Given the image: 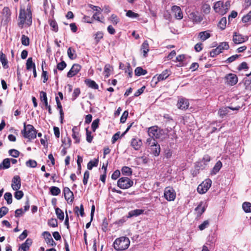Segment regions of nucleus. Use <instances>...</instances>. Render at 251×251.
I'll list each match as a JSON object with an SVG mask.
<instances>
[{
    "instance_id": "nucleus-1",
    "label": "nucleus",
    "mask_w": 251,
    "mask_h": 251,
    "mask_svg": "<svg viewBox=\"0 0 251 251\" xmlns=\"http://www.w3.org/2000/svg\"><path fill=\"white\" fill-rule=\"evenodd\" d=\"M19 20L20 21L18 23V25L21 28H23L24 25L27 26L31 25L32 22V13L29 6L28 5L26 9L20 8Z\"/></svg>"
},
{
    "instance_id": "nucleus-2",
    "label": "nucleus",
    "mask_w": 251,
    "mask_h": 251,
    "mask_svg": "<svg viewBox=\"0 0 251 251\" xmlns=\"http://www.w3.org/2000/svg\"><path fill=\"white\" fill-rule=\"evenodd\" d=\"M130 245V241L127 237H121L116 239L113 243V247L116 250H125Z\"/></svg>"
},
{
    "instance_id": "nucleus-3",
    "label": "nucleus",
    "mask_w": 251,
    "mask_h": 251,
    "mask_svg": "<svg viewBox=\"0 0 251 251\" xmlns=\"http://www.w3.org/2000/svg\"><path fill=\"white\" fill-rule=\"evenodd\" d=\"M24 129L22 130V134L25 138L29 140L34 139L36 137L37 131L34 126L31 125H25V123L24 124Z\"/></svg>"
},
{
    "instance_id": "nucleus-4",
    "label": "nucleus",
    "mask_w": 251,
    "mask_h": 251,
    "mask_svg": "<svg viewBox=\"0 0 251 251\" xmlns=\"http://www.w3.org/2000/svg\"><path fill=\"white\" fill-rule=\"evenodd\" d=\"M133 185V181L127 177H122L117 181L118 186L122 189H126Z\"/></svg>"
},
{
    "instance_id": "nucleus-5",
    "label": "nucleus",
    "mask_w": 251,
    "mask_h": 251,
    "mask_svg": "<svg viewBox=\"0 0 251 251\" xmlns=\"http://www.w3.org/2000/svg\"><path fill=\"white\" fill-rule=\"evenodd\" d=\"M1 23L4 25L7 24L11 20V12L8 7H4L1 13Z\"/></svg>"
},
{
    "instance_id": "nucleus-6",
    "label": "nucleus",
    "mask_w": 251,
    "mask_h": 251,
    "mask_svg": "<svg viewBox=\"0 0 251 251\" xmlns=\"http://www.w3.org/2000/svg\"><path fill=\"white\" fill-rule=\"evenodd\" d=\"M148 134L150 137L153 139H158L160 137L161 130L157 126H152L149 128Z\"/></svg>"
},
{
    "instance_id": "nucleus-7",
    "label": "nucleus",
    "mask_w": 251,
    "mask_h": 251,
    "mask_svg": "<svg viewBox=\"0 0 251 251\" xmlns=\"http://www.w3.org/2000/svg\"><path fill=\"white\" fill-rule=\"evenodd\" d=\"M164 196L167 201H172L176 198V193L173 188L167 187L165 189Z\"/></svg>"
},
{
    "instance_id": "nucleus-8",
    "label": "nucleus",
    "mask_w": 251,
    "mask_h": 251,
    "mask_svg": "<svg viewBox=\"0 0 251 251\" xmlns=\"http://www.w3.org/2000/svg\"><path fill=\"white\" fill-rule=\"evenodd\" d=\"M226 83L230 86L235 85L238 82V77L234 74L230 73L226 75L225 77Z\"/></svg>"
},
{
    "instance_id": "nucleus-9",
    "label": "nucleus",
    "mask_w": 251,
    "mask_h": 251,
    "mask_svg": "<svg viewBox=\"0 0 251 251\" xmlns=\"http://www.w3.org/2000/svg\"><path fill=\"white\" fill-rule=\"evenodd\" d=\"M211 185V180L208 179L205 183L202 182L197 188V191L200 194H204L210 188Z\"/></svg>"
},
{
    "instance_id": "nucleus-10",
    "label": "nucleus",
    "mask_w": 251,
    "mask_h": 251,
    "mask_svg": "<svg viewBox=\"0 0 251 251\" xmlns=\"http://www.w3.org/2000/svg\"><path fill=\"white\" fill-rule=\"evenodd\" d=\"M171 11L176 19L181 20L183 18V12L179 6L177 5L173 6L171 8Z\"/></svg>"
},
{
    "instance_id": "nucleus-11",
    "label": "nucleus",
    "mask_w": 251,
    "mask_h": 251,
    "mask_svg": "<svg viewBox=\"0 0 251 251\" xmlns=\"http://www.w3.org/2000/svg\"><path fill=\"white\" fill-rule=\"evenodd\" d=\"M81 66L78 64H74L71 69L68 72L67 76L68 77H72L75 75L80 70Z\"/></svg>"
},
{
    "instance_id": "nucleus-12",
    "label": "nucleus",
    "mask_w": 251,
    "mask_h": 251,
    "mask_svg": "<svg viewBox=\"0 0 251 251\" xmlns=\"http://www.w3.org/2000/svg\"><path fill=\"white\" fill-rule=\"evenodd\" d=\"M189 18L194 24H200L203 20V16L198 12H191L189 14Z\"/></svg>"
},
{
    "instance_id": "nucleus-13",
    "label": "nucleus",
    "mask_w": 251,
    "mask_h": 251,
    "mask_svg": "<svg viewBox=\"0 0 251 251\" xmlns=\"http://www.w3.org/2000/svg\"><path fill=\"white\" fill-rule=\"evenodd\" d=\"M11 187L14 190H18L21 187V181L19 176H15L12 179Z\"/></svg>"
},
{
    "instance_id": "nucleus-14",
    "label": "nucleus",
    "mask_w": 251,
    "mask_h": 251,
    "mask_svg": "<svg viewBox=\"0 0 251 251\" xmlns=\"http://www.w3.org/2000/svg\"><path fill=\"white\" fill-rule=\"evenodd\" d=\"M63 193L65 200L67 201L72 202L74 200L73 193L70 190L69 188L65 187L63 189Z\"/></svg>"
},
{
    "instance_id": "nucleus-15",
    "label": "nucleus",
    "mask_w": 251,
    "mask_h": 251,
    "mask_svg": "<svg viewBox=\"0 0 251 251\" xmlns=\"http://www.w3.org/2000/svg\"><path fill=\"white\" fill-rule=\"evenodd\" d=\"M240 106L236 107L235 108L232 107H224L219 109L218 113L221 117L223 118L224 116H226L229 112V109L238 110Z\"/></svg>"
},
{
    "instance_id": "nucleus-16",
    "label": "nucleus",
    "mask_w": 251,
    "mask_h": 251,
    "mask_svg": "<svg viewBox=\"0 0 251 251\" xmlns=\"http://www.w3.org/2000/svg\"><path fill=\"white\" fill-rule=\"evenodd\" d=\"M177 105L179 109L182 110L186 109L188 108L189 102L187 99L180 98L177 101Z\"/></svg>"
},
{
    "instance_id": "nucleus-17",
    "label": "nucleus",
    "mask_w": 251,
    "mask_h": 251,
    "mask_svg": "<svg viewBox=\"0 0 251 251\" xmlns=\"http://www.w3.org/2000/svg\"><path fill=\"white\" fill-rule=\"evenodd\" d=\"M43 235L44 236L46 242L47 244L49 245L50 246H55L56 245L55 242L53 240L49 232L44 231L43 233Z\"/></svg>"
},
{
    "instance_id": "nucleus-18",
    "label": "nucleus",
    "mask_w": 251,
    "mask_h": 251,
    "mask_svg": "<svg viewBox=\"0 0 251 251\" xmlns=\"http://www.w3.org/2000/svg\"><path fill=\"white\" fill-rule=\"evenodd\" d=\"M32 244V240L30 238H27L26 241L23 243L19 248V251H28L29 247Z\"/></svg>"
},
{
    "instance_id": "nucleus-19",
    "label": "nucleus",
    "mask_w": 251,
    "mask_h": 251,
    "mask_svg": "<svg viewBox=\"0 0 251 251\" xmlns=\"http://www.w3.org/2000/svg\"><path fill=\"white\" fill-rule=\"evenodd\" d=\"M248 38L247 37H244L243 35L235 32L233 36V41L235 44H239L244 42Z\"/></svg>"
},
{
    "instance_id": "nucleus-20",
    "label": "nucleus",
    "mask_w": 251,
    "mask_h": 251,
    "mask_svg": "<svg viewBox=\"0 0 251 251\" xmlns=\"http://www.w3.org/2000/svg\"><path fill=\"white\" fill-rule=\"evenodd\" d=\"M72 138L75 140V143L78 144L80 142L79 129L77 126H75L72 129Z\"/></svg>"
},
{
    "instance_id": "nucleus-21",
    "label": "nucleus",
    "mask_w": 251,
    "mask_h": 251,
    "mask_svg": "<svg viewBox=\"0 0 251 251\" xmlns=\"http://www.w3.org/2000/svg\"><path fill=\"white\" fill-rule=\"evenodd\" d=\"M205 206L202 201L200 202L197 207L195 208V211L196 212L198 217L201 216L205 210Z\"/></svg>"
},
{
    "instance_id": "nucleus-22",
    "label": "nucleus",
    "mask_w": 251,
    "mask_h": 251,
    "mask_svg": "<svg viewBox=\"0 0 251 251\" xmlns=\"http://www.w3.org/2000/svg\"><path fill=\"white\" fill-rule=\"evenodd\" d=\"M151 151L152 153L155 156L159 155L160 152V145L157 142H154L153 145L151 146Z\"/></svg>"
},
{
    "instance_id": "nucleus-23",
    "label": "nucleus",
    "mask_w": 251,
    "mask_h": 251,
    "mask_svg": "<svg viewBox=\"0 0 251 251\" xmlns=\"http://www.w3.org/2000/svg\"><path fill=\"white\" fill-rule=\"evenodd\" d=\"M0 61L1 63L2 67L4 69L8 68V60L6 56L2 51L0 52Z\"/></svg>"
},
{
    "instance_id": "nucleus-24",
    "label": "nucleus",
    "mask_w": 251,
    "mask_h": 251,
    "mask_svg": "<svg viewBox=\"0 0 251 251\" xmlns=\"http://www.w3.org/2000/svg\"><path fill=\"white\" fill-rule=\"evenodd\" d=\"M144 212V210L136 209L133 210L129 211L128 213L127 218H130L132 217H137L141 214Z\"/></svg>"
},
{
    "instance_id": "nucleus-25",
    "label": "nucleus",
    "mask_w": 251,
    "mask_h": 251,
    "mask_svg": "<svg viewBox=\"0 0 251 251\" xmlns=\"http://www.w3.org/2000/svg\"><path fill=\"white\" fill-rule=\"evenodd\" d=\"M142 144L141 140L133 139L131 142V146L135 150H139Z\"/></svg>"
},
{
    "instance_id": "nucleus-26",
    "label": "nucleus",
    "mask_w": 251,
    "mask_h": 251,
    "mask_svg": "<svg viewBox=\"0 0 251 251\" xmlns=\"http://www.w3.org/2000/svg\"><path fill=\"white\" fill-rule=\"evenodd\" d=\"M170 75V71L166 69L163 71L157 77L158 81H162L166 79Z\"/></svg>"
},
{
    "instance_id": "nucleus-27",
    "label": "nucleus",
    "mask_w": 251,
    "mask_h": 251,
    "mask_svg": "<svg viewBox=\"0 0 251 251\" xmlns=\"http://www.w3.org/2000/svg\"><path fill=\"white\" fill-rule=\"evenodd\" d=\"M222 167V163L221 161H218L216 162L215 166L213 168L211 172V175H216L221 169V168Z\"/></svg>"
},
{
    "instance_id": "nucleus-28",
    "label": "nucleus",
    "mask_w": 251,
    "mask_h": 251,
    "mask_svg": "<svg viewBox=\"0 0 251 251\" xmlns=\"http://www.w3.org/2000/svg\"><path fill=\"white\" fill-rule=\"evenodd\" d=\"M211 34L209 32V31H201L199 33L198 37L202 41H204L209 37H210Z\"/></svg>"
},
{
    "instance_id": "nucleus-29",
    "label": "nucleus",
    "mask_w": 251,
    "mask_h": 251,
    "mask_svg": "<svg viewBox=\"0 0 251 251\" xmlns=\"http://www.w3.org/2000/svg\"><path fill=\"white\" fill-rule=\"evenodd\" d=\"M10 167V159L5 158L4 159L2 162L0 164V170L7 169Z\"/></svg>"
},
{
    "instance_id": "nucleus-30",
    "label": "nucleus",
    "mask_w": 251,
    "mask_h": 251,
    "mask_svg": "<svg viewBox=\"0 0 251 251\" xmlns=\"http://www.w3.org/2000/svg\"><path fill=\"white\" fill-rule=\"evenodd\" d=\"M85 84L89 87L92 89H98L99 86L94 80L90 79H86L85 80Z\"/></svg>"
},
{
    "instance_id": "nucleus-31",
    "label": "nucleus",
    "mask_w": 251,
    "mask_h": 251,
    "mask_svg": "<svg viewBox=\"0 0 251 251\" xmlns=\"http://www.w3.org/2000/svg\"><path fill=\"white\" fill-rule=\"evenodd\" d=\"M141 50L143 52V56L146 57L149 51V45L147 41H145L141 46Z\"/></svg>"
},
{
    "instance_id": "nucleus-32",
    "label": "nucleus",
    "mask_w": 251,
    "mask_h": 251,
    "mask_svg": "<svg viewBox=\"0 0 251 251\" xmlns=\"http://www.w3.org/2000/svg\"><path fill=\"white\" fill-rule=\"evenodd\" d=\"M99 163V158L90 160L87 164V169L89 170L92 169L94 167H97Z\"/></svg>"
},
{
    "instance_id": "nucleus-33",
    "label": "nucleus",
    "mask_w": 251,
    "mask_h": 251,
    "mask_svg": "<svg viewBox=\"0 0 251 251\" xmlns=\"http://www.w3.org/2000/svg\"><path fill=\"white\" fill-rule=\"evenodd\" d=\"M36 67L35 64L33 62L32 58L29 57L26 63V68L27 70H31L32 69H35Z\"/></svg>"
},
{
    "instance_id": "nucleus-34",
    "label": "nucleus",
    "mask_w": 251,
    "mask_h": 251,
    "mask_svg": "<svg viewBox=\"0 0 251 251\" xmlns=\"http://www.w3.org/2000/svg\"><path fill=\"white\" fill-rule=\"evenodd\" d=\"M122 173L123 175L130 176L132 175V170L127 166H124L121 169Z\"/></svg>"
},
{
    "instance_id": "nucleus-35",
    "label": "nucleus",
    "mask_w": 251,
    "mask_h": 251,
    "mask_svg": "<svg viewBox=\"0 0 251 251\" xmlns=\"http://www.w3.org/2000/svg\"><path fill=\"white\" fill-rule=\"evenodd\" d=\"M49 23L52 30L57 32L58 30V27L56 22L54 20L50 19L49 20Z\"/></svg>"
},
{
    "instance_id": "nucleus-36",
    "label": "nucleus",
    "mask_w": 251,
    "mask_h": 251,
    "mask_svg": "<svg viewBox=\"0 0 251 251\" xmlns=\"http://www.w3.org/2000/svg\"><path fill=\"white\" fill-rule=\"evenodd\" d=\"M55 214L59 220L62 221L64 219V213L63 211L58 207L55 208Z\"/></svg>"
},
{
    "instance_id": "nucleus-37",
    "label": "nucleus",
    "mask_w": 251,
    "mask_h": 251,
    "mask_svg": "<svg viewBox=\"0 0 251 251\" xmlns=\"http://www.w3.org/2000/svg\"><path fill=\"white\" fill-rule=\"evenodd\" d=\"M134 73L136 75L140 76L147 74V71L143 69L142 67H138L135 69Z\"/></svg>"
},
{
    "instance_id": "nucleus-38",
    "label": "nucleus",
    "mask_w": 251,
    "mask_h": 251,
    "mask_svg": "<svg viewBox=\"0 0 251 251\" xmlns=\"http://www.w3.org/2000/svg\"><path fill=\"white\" fill-rule=\"evenodd\" d=\"M40 99L41 101L44 102L45 106H48V99L47 97V94L44 91H41L40 92Z\"/></svg>"
},
{
    "instance_id": "nucleus-39",
    "label": "nucleus",
    "mask_w": 251,
    "mask_h": 251,
    "mask_svg": "<svg viewBox=\"0 0 251 251\" xmlns=\"http://www.w3.org/2000/svg\"><path fill=\"white\" fill-rule=\"evenodd\" d=\"M75 52V51L74 49H72L71 47L69 48L67 50V54L70 59L73 60L76 57V55Z\"/></svg>"
},
{
    "instance_id": "nucleus-40",
    "label": "nucleus",
    "mask_w": 251,
    "mask_h": 251,
    "mask_svg": "<svg viewBox=\"0 0 251 251\" xmlns=\"http://www.w3.org/2000/svg\"><path fill=\"white\" fill-rule=\"evenodd\" d=\"M50 193L53 196H57L61 192L60 189L58 187H56V186H51L50 188Z\"/></svg>"
},
{
    "instance_id": "nucleus-41",
    "label": "nucleus",
    "mask_w": 251,
    "mask_h": 251,
    "mask_svg": "<svg viewBox=\"0 0 251 251\" xmlns=\"http://www.w3.org/2000/svg\"><path fill=\"white\" fill-rule=\"evenodd\" d=\"M242 208L245 212H251V203L249 202H244L242 204Z\"/></svg>"
},
{
    "instance_id": "nucleus-42",
    "label": "nucleus",
    "mask_w": 251,
    "mask_h": 251,
    "mask_svg": "<svg viewBox=\"0 0 251 251\" xmlns=\"http://www.w3.org/2000/svg\"><path fill=\"white\" fill-rule=\"evenodd\" d=\"M125 73H127L129 77H131L132 75V69L129 63H126V67L124 68Z\"/></svg>"
},
{
    "instance_id": "nucleus-43",
    "label": "nucleus",
    "mask_w": 251,
    "mask_h": 251,
    "mask_svg": "<svg viewBox=\"0 0 251 251\" xmlns=\"http://www.w3.org/2000/svg\"><path fill=\"white\" fill-rule=\"evenodd\" d=\"M226 19L225 17H223L218 23V26L222 30L226 28Z\"/></svg>"
},
{
    "instance_id": "nucleus-44",
    "label": "nucleus",
    "mask_w": 251,
    "mask_h": 251,
    "mask_svg": "<svg viewBox=\"0 0 251 251\" xmlns=\"http://www.w3.org/2000/svg\"><path fill=\"white\" fill-rule=\"evenodd\" d=\"M224 2L220 0L215 3L213 8L216 12H218L219 10H220L221 7L224 8Z\"/></svg>"
},
{
    "instance_id": "nucleus-45",
    "label": "nucleus",
    "mask_w": 251,
    "mask_h": 251,
    "mask_svg": "<svg viewBox=\"0 0 251 251\" xmlns=\"http://www.w3.org/2000/svg\"><path fill=\"white\" fill-rule=\"evenodd\" d=\"M74 210H75V213H76L77 216H78V212H79V213H80V215H81V217L84 216V212L83 206L82 204L80 205V209H79V207L78 206H75V207Z\"/></svg>"
},
{
    "instance_id": "nucleus-46",
    "label": "nucleus",
    "mask_w": 251,
    "mask_h": 251,
    "mask_svg": "<svg viewBox=\"0 0 251 251\" xmlns=\"http://www.w3.org/2000/svg\"><path fill=\"white\" fill-rule=\"evenodd\" d=\"M26 165L28 167L35 168L37 165V162L34 160L29 159L25 163Z\"/></svg>"
},
{
    "instance_id": "nucleus-47",
    "label": "nucleus",
    "mask_w": 251,
    "mask_h": 251,
    "mask_svg": "<svg viewBox=\"0 0 251 251\" xmlns=\"http://www.w3.org/2000/svg\"><path fill=\"white\" fill-rule=\"evenodd\" d=\"M4 199L6 201L7 204H10L12 202V195L9 192H6L4 195Z\"/></svg>"
},
{
    "instance_id": "nucleus-48",
    "label": "nucleus",
    "mask_w": 251,
    "mask_h": 251,
    "mask_svg": "<svg viewBox=\"0 0 251 251\" xmlns=\"http://www.w3.org/2000/svg\"><path fill=\"white\" fill-rule=\"evenodd\" d=\"M45 64V61L43 60L42 61V76L43 77V82L45 83L47 82V81L48 79V73L47 71H44L43 69V64Z\"/></svg>"
},
{
    "instance_id": "nucleus-49",
    "label": "nucleus",
    "mask_w": 251,
    "mask_h": 251,
    "mask_svg": "<svg viewBox=\"0 0 251 251\" xmlns=\"http://www.w3.org/2000/svg\"><path fill=\"white\" fill-rule=\"evenodd\" d=\"M211 7L209 4L204 3L202 6V10L205 14H209L210 12Z\"/></svg>"
},
{
    "instance_id": "nucleus-50",
    "label": "nucleus",
    "mask_w": 251,
    "mask_h": 251,
    "mask_svg": "<svg viewBox=\"0 0 251 251\" xmlns=\"http://www.w3.org/2000/svg\"><path fill=\"white\" fill-rule=\"evenodd\" d=\"M100 119L97 118L93 121L91 125V128L93 132L98 128L99 125Z\"/></svg>"
},
{
    "instance_id": "nucleus-51",
    "label": "nucleus",
    "mask_w": 251,
    "mask_h": 251,
    "mask_svg": "<svg viewBox=\"0 0 251 251\" xmlns=\"http://www.w3.org/2000/svg\"><path fill=\"white\" fill-rule=\"evenodd\" d=\"M9 154L14 158H17L19 156L20 152L15 149H11L8 151Z\"/></svg>"
},
{
    "instance_id": "nucleus-52",
    "label": "nucleus",
    "mask_w": 251,
    "mask_h": 251,
    "mask_svg": "<svg viewBox=\"0 0 251 251\" xmlns=\"http://www.w3.org/2000/svg\"><path fill=\"white\" fill-rule=\"evenodd\" d=\"M21 42L23 45L27 46L29 44V39L27 36L23 35L21 38Z\"/></svg>"
},
{
    "instance_id": "nucleus-53",
    "label": "nucleus",
    "mask_w": 251,
    "mask_h": 251,
    "mask_svg": "<svg viewBox=\"0 0 251 251\" xmlns=\"http://www.w3.org/2000/svg\"><path fill=\"white\" fill-rule=\"evenodd\" d=\"M219 49L222 52L224 50H228L229 49V45L227 42H224L221 43L218 46Z\"/></svg>"
},
{
    "instance_id": "nucleus-54",
    "label": "nucleus",
    "mask_w": 251,
    "mask_h": 251,
    "mask_svg": "<svg viewBox=\"0 0 251 251\" xmlns=\"http://www.w3.org/2000/svg\"><path fill=\"white\" fill-rule=\"evenodd\" d=\"M222 52V51L220 50L219 48L217 47L216 49H213L210 52V56L211 57H214L215 56L218 55Z\"/></svg>"
},
{
    "instance_id": "nucleus-55",
    "label": "nucleus",
    "mask_w": 251,
    "mask_h": 251,
    "mask_svg": "<svg viewBox=\"0 0 251 251\" xmlns=\"http://www.w3.org/2000/svg\"><path fill=\"white\" fill-rule=\"evenodd\" d=\"M209 220L204 221L199 226V228L200 230H203L207 227L209 225Z\"/></svg>"
},
{
    "instance_id": "nucleus-56",
    "label": "nucleus",
    "mask_w": 251,
    "mask_h": 251,
    "mask_svg": "<svg viewBox=\"0 0 251 251\" xmlns=\"http://www.w3.org/2000/svg\"><path fill=\"white\" fill-rule=\"evenodd\" d=\"M206 165V164L204 163L203 161H200L197 162L195 165V169H196L198 170H199L200 169H203L205 168V166Z\"/></svg>"
},
{
    "instance_id": "nucleus-57",
    "label": "nucleus",
    "mask_w": 251,
    "mask_h": 251,
    "mask_svg": "<svg viewBox=\"0 0 251 251\" xmlns=\"http://www.w3.org/2000/svg\"><path fill=\"white\" fill-rule=\"evenodd\" d=\"M92 133L88 129V128H86V140L88 143H91L93 139V136L91 135Z\"/></svg>"
},
{
    "instance_id": "nucleus-58",
    "label": "nucleus",
    "mask_w": 251,
    "mask_h": 251,
    "mask_svg": "<svg viewBox=\"0 0 251 251\" xmlns=\"http://www.w3.org/2000/svg\"><path fill=\"white\" fill-rule=\"evenodd\" d=\"M244 23H251V11L246 15L244 16L242 19Z\"/></svg>"
},
{
    "instance_id": "nucleus-59",
    "label": "nucleus",
    "mask_w": 251,
    "mask_h": 251,
    "mask_svg": "<svg viewBox=\"0 0 251 251\" xmlns=\"http://www.w3.org/2000/svg\"><path fill=\"white\" fill-rule=\"evenodd\" d=\"M126 16L131 18H136L139 17L138 14L134 13L131 10H128L126 13Z\"/></svg>"
},
{
    "instance_id": "nucleus-60",
    "label": "nucleus",
    "mask_w": 251,
    "mask_h": 251,
    "mask_svg": "<svg viewBox=\"0 0 251 251\" xmlns=\"http://www.w3.org/2000/svg\"><path fill=\"white\" fill-rule=\"evenodd\" d=\"M240 56V55H238V54H235V55H233L230 57H229V58H228L226 61H225V62L227 63H230L232 62H233L234 61H235L237 58H238L239 56Z\"/></svg>"
},
{
    "instance_id": "nucleus-61",
    "label": "nucleus",
    "mask_w": 251,
    "mask_h": 251,
    "mask_svg": "<svg viewBox=\"0 0 251 251\" xmlns=\"http://www.w3.org/2000/svg\"><path fill=\"white\" fill-rule=\"evenodd\" d=\"M16 191L14 194V197L17 200H19L23 198L24 193L22 191H19L18 190Z\"/></svg>"
},
{
    "instance_id": "nucleus-62",
    "label": "nucleus",
    "mask_w": 251,
    "mask_h": 251,
    "mask_svg": "<svg viewBox=\"0 0 251 251\" xmlns=\"http://www.w3.org/2000/svg\"><path fill=\"white\" fill-rule=\"evenodd\" d=\"M128 111H125L120 118L121 123H125L126 121V120L127 117H128Z\"/></svg>"
},
{
    "instance_id": "nucleus-63",
    "label": "nucleus",
    "mask_w": 251,
    "mask_h": 251,
    "mask_svg": "<svg viewBox=\"0 0 251 251\" xmlns=\"http://www.w3.org/2000/svg\"><path fill=\"white\" fill-rule=\"evenodd\" d=\"M67 64L64 61H62L57 65V69L60 71L63 70L66 67Z\"/></svg>"
},
{
    "instance_id": "nucleus-64",
    "label": "nucleus",
    "mask_w": 251,
    "mask_h": 251,
    "mask_svg": "<svg viewBox=\"0 0 251 251\" xmlns=\"http://www.w3.org/2000/svg\"><path fill=\"white\" fill-rule=\"evenodd\" d=\"M48 225L51 227H56L57 226V221L55 219H51L49 220Z\"/></svg>"
}]
</instances>
